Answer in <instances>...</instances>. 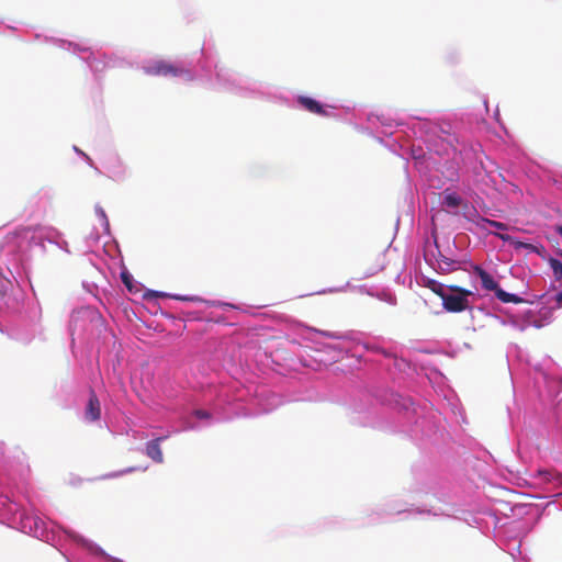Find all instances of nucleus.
<instances>
[{"instance_id":"obj_1","label":"nucleus","mask_w":562,"mask_h":562,"mask_svg":"<svg viewBox=\"0 0 562 562\" xmlns=\"http://www.w3.org/2000/svg\"><path fill=\"white\" fill-rule=\"evenodd\" d=\"M282 360L285 362L288 371H300L301 368L318 371L342 360L347 362V370L352 371L360 362V356L342 353L340 359H336L331 353H286Z\"/></svg>"},{"instance_id":"obj_2","label":"nucleus","mask_w":562,"mask_h":562,"mask_svg":"<svg viewBox=\"0 0 562 562\" xmlns=\"http://www.w3.org/2000/svg\"><path fill=\"white\" fill-rule=\"evenodd\" d=\"M474 271L479 276L482 286L487 291H493L495 293V296L501 302L514 304H520L525 302L522 297L516 294L508 293L501 289L498 283L493 279V277L481 267L475 266Z\"/></svg>"},{"instance_id":"obj_3","label":"nucleus","mask_w":562,"mask_h":562,"mask_svg":"<svg viewBox=\"0 0 562 562\" xmlns=\"http://www.w3.org/2000/svg\"><path fill=\"white\" fill-rule=\"evenodd\" d=\"M449 290L453 292L448 294L447 292L442 296V305L448 312L459 313L470 307L468 296L472 294L471 291L462 289L458 285H450Z\"/></svg>"},{"instance_id":"obj_4","label":"nucleus","mask_w":562,"mask_h":562,"mask_svg":"<svg viewBox=\"0 0 562 562\" xmlns=\"http://www.w3.org/2000/svg\"><path fill=\"white\" fill-rule=\"evenodd\" d=\"M145 72L150 76H172L192 79V76L188 69L172 65L164 60L156 61L153 65L146 67Z\"/></svg>"},{"instance_id":"obj_5","label":"nucleus","mask_w":562,"mask_h":562,"mask_svg":"<svg viewBox=\"0 0 562 562\" xmlns=\"http://www.w3.org/2000/svg\"><path fill=\"white\" fill-rule=\"evenodd\" d=\"M165 438L166 437H158V438L150 440L146 443V451H145L146 456L157 463L164 462V454H162V450L160 448V442Z\"/></svg>"},{"instance_id":"obj_6","label":"nucleus","mask_w":562,"mask_h":562,"mask_svg":"<svg viewBox=\"0 0 562 562\" xmlns=\"http://www.w3.org/2000/svg\"><path fill=\"white\" fill-rule=\"evenodd\" d=\"M85 415H86V418L91 422L98 420L101 416L100 402L93 391H91V393H90Z\"/></svg>"},{"instance_id":"obj_7","label":"nucleus","mask_w":562,"mask_h":562,"mask_svg":"<svg viewBox=\"0 0 562 562\" xmlns=\"http://www.w3.org/2000/svg\"><path fill=\"white\" fill-rule=\"evenodd\" d=\"M297 102L308 112L311 113H314V114H318V115H327V112L326 110L323 108V105L312 99V98H308V97H299L297 98Z\"/></svg>"},{"instance_id":"obj_8","label":"nucleus","mask_w":562,"mask_h":562,"mask_svg":"<svg viewBox=\"0 0 562 562\" xmlns=\"http://www.w3.org/2000/svg\"><path fill=\"white\" fill-rule=\"evenodd\" d=\"M495 235L503 241L510 244L515 249L525 248L532 252L537 251L536 246L525 241H520L508 234L495 233Z\"/></svg>"},{"instance_id":"obj_9","label":"nucleus","mask_w":562,"mask_h":562,"mask_svg":"<svg viewBox=\"0 0 562 562\" xmlns=\"http://www.w3.org/2000/svg\"><path fill=\"white\" fill-rule=\"evenodd\" d=\"M424 284L441 299L446 293L445 285L436 280L426 279Z\"/></svg>"},{"instance_id":"obj_10","label":"nucleus","mask_w":562,"mask_h":562,"mask_svg":"<svg viewBox=\"0 0 562 562\" xmlns=\"http://www.w3.org/2000/svg\"><path fill=\"white\" fill-rule=\"evenodd\" d=\"M538 476L547 483L558 481L560 479V474L551 469H544L538 471Z\"/></svg>"},{"instance_id":"obj_11","label":"nucleus","mask_w":562,"mask_h":562,"mask_svg":"<svg viewBox=\"0 0 562 562\" xmlns=\"http://www.w3.org/2000/svg\"><path fill=\"white\" fill-rule=\"evenodd\" d=\"M485 225H488L491 227H494V228H497V229H501V231H507L508 229V225L505 224V223L493 221V220H488V218H481V221L479 222V226L482 227V228H485Z\"/></svg>"},{"instance_id":"obj_12","label":"nucleus","mask_w":562,"mask_h":562,"mask_svg":"<svg viewBox=\"0 0 562 562\" xmlns=\"http://www.w3.org/2000/svg\"><path fill=\"white\" fill-rule=\"evenodd\" d=\"M443 204L449 207H458L461 204V198L457 193L446 192Z\"/></svg>"},{"instance_id":"obj_13","label":"nucleus","mask_w":562,"mask_h":562,"mask_svg":"<svg viewBox=\"0 0 562 562\" xmlns=\"http://www.w3.org/2000/svg\"><path fill=\"white\" fill-rule=\"evenodd\" d=\"M549 265L553 271L554 278L557 280H561L562 279V262L555 258H550Z\"/></svg>"},{"instance_id":"obj_14","label":"nucleus","mask_w":562,"mask_h":562,"mask_svg":"<svg viewBox=\"0 0 562 562\" xmlns=\"http://www.w3.org/2000/svg\"><path fill=\"white\" fill-rule=\"evenodd\" d=\"M121 278L123 283L131 290V276L127 272H122Z\"/></svg>"},{"instance_id":"obj_15","label":"nucleus","mask_w":562,"mask_h":562,"mask_svg":"<svg viewBox=\"0 0 562 562\" xmlns=\"http://www.w3.org/2000/svg\"><path fill=\"white\" fill-rule=\"evenodd\" d=\"M553 301L555 302L557 307L562 306V291L553 296Z\"/></svg>"},{"instance_id":"obj_16","label":"nucleus","mask_w":562,"mask_h":562,"mask_svg":"<svg viewBox=\"0 0 562 562\" xmlns=\"http://www.w3.org/2000/svg\"><path fill=\"white\" fill-rule=\"evenodd\" d=\"M195 416L199 417V418H209L210 417V414L205 411H195Z\"/></svg>"},{"instance_id":"obj_17","label":"nucleus","mask_w":562,"mask_h":562,"mask_svg":"<svg viewBox=\"0 0 562 562\" xmlns=\"http://www.w3.org/2000/svg\"><path fill=\"white\" fill-rule=\"evenodd\" d=\"M442 262H445L448 267H452L456 262L446 257H442Z\"/></svg>"},{"instance_id":"obj_18","label":"nucleus","mask_w":562,"mask_h":562,"mask_svg":"<svg viewBox=\"0 0 562 562\" xmlns=\"http://www.w3.org/2000/svg\"><path fill=\"white\" fill-rule=\"evenodd\" d=\"M557 232L562 236V225L557 227Z\"/></svg>"},{"instance_id":"obj_19","label":"nucleus","mask_w":562,"mask_h":562,"mask_svg":"<svg viewBox=\"0 0 562 562\" xmlns=\"http://www.w3.org/2000/svg\"><path fill=\"white\" fill-rule=\"evenodd\" d=\"M361 347H362L363 349H366V350H369V348H370V347L368 346V344H361Z\"/></svg>"},{"instance_id":"obj_20","label":"nucleus","mask_w":562,"mask_h":562,"mask_svg":"<svg viewBox=\"0 0 562 562\" xmlns=\"http://www.w3.org/2000/svg\"><path fill=\"white\" fill-rule=\"evenodd\" d=\"M175 297L178 299V300H182V301L188 300V297H186V296H175Z\"/></svg>"},{"instance_id":"obj_21","label":"nucleus","mask_w":562,"mask_h":562,"mask_svg":"<svg viewBox=\"0 0 562 562\" xmlns=\"http://www.w3.org/2000/svg\"><path fill=\"white\" fill-rule=\"evenodd\" d=\"M92 318H95L97 321H101L100 316L95 315V314H91Z\"/></svg>"},{"instance_id":"obj_22","label":"nucleus","mask_w":562,"mask_h":562,"mask_svg":"<svg viewBox=\"0 0 562 562\" xmlns=\"http://www.w3.org/2000/svg\"><path fill=\"white\" fill-rule=\"evenodd\" d=\"M561 256H562V252H561Z\"/></svg>"}]
</instances>
